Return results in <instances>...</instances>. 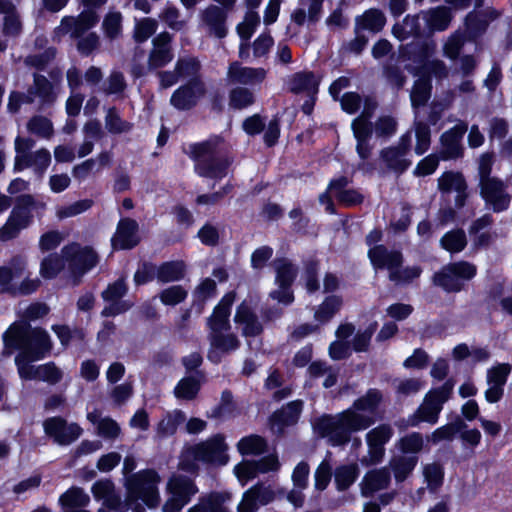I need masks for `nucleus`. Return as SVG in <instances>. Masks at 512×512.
<instances>
[{
  "instance_id": "1",
  "label": "nucleus",
  "mask_w": 512,
  "mask_h": 512,
  "mask_svg": "<svg viewBox=\"0 0 512 512\" xmlns=\"http://www.w3.org/2000/svg\"><path fill=\"white\" fill-rule=\"evenodd\" d=\"M374 422L370 416L345 409L336 415L322 414L314 420L312 427L317 436L327 438L331 446L341 447L351 441L353 433L368 429Z\"/></svg>"
},
{
  "instance_id": "2",
  "label": "nucleus",
  "mask_w": 512,
  "mask_h": 512,
  "mask_svg": "<svg viewBox=\"0 0 512 512\" xmlns=\"http://www.w3.org/2000/svg\"><path fill=\"white\" fill-rule=\"evenodd\" d=\"M5 354L18 351L36 360L45 359L53 344L48 332L42 327H32L27 322H14L2 335Z\"/></svg>"
},
{
  "instance_id": "3",
  "label": "nucleus",
  "mask_w": 512,
  "mask_h": 512,
  "mask_svg": "<svg viewBox=\"0 0 512 512\" xmlns=\"http://www.w3.org/2000/svg\"><path fill=\"white\" fill-rule=\"evenodd\" d=\"M220 136L190 145V157L195 162L194 171L202 178L219 182L224 179L232 165V159L227 155H217Z\"/></svg>"
},
{
  "instance_id": "4",
  "label": "nucleus",
  "mask_w": 512,
  "mask_h": 512,
  "mask_svg": "<svg viewBox=\"0 0 512 512\" xmlns=\"http://www.w3.org/2000/svg\"><path fill=\"white\" fill-rule=\"evenodd\" d=\"M46 210V202L37 200L32 194L16 196L10 215L0 228V240L6 242L17 238L22 230L32 225L34 217L41 220Z\"/></svg>"
},
{
  "instance_id": "5",
  "label": "nucleus",
  "mask_w": 512,
  "mask_h": 512,
  "mask_svg": "<svg viewBox=\"0 0 512 512\" xmlns=\"http://www.w3.org/2000/svg\"><path fill=\"white\" fill-rule=\"evenodd\" d=\"M161 477L153 468L141 469L125 479L128 501L141 500L148 509H156L160 505L159 484Z\"/></svg>"
},
{
  "instance_id": "6",
  "label": "nucleus",
  "mask_w": 512,
  "mask_h": 512,
  "mask_svg": "<svg viewBox=\"0 0 512 512\" xmlns=\"http://www.w3.org/2000/svg\"><path fill=\"white\" fill-rule=\"evenodd\" d=\"M477 275L475 264L459 260L443 265L432 276L434 286L446 293H459L466 289L467 283Z\"/></svg>"
},
{
  "instance_id": "7",
  "label": "nucleus",
  "mask_w": 512,
  "mask_h": 512,
  "mask_svg": "<svg viewBox=\"0 0 512 512\" xmlns=\"http://www.w3.org/2000/svg\"><path fill=\"white\" fill-rule=\"evenodd\" d=\"M228 445L225 437L221 433H217L205 441H202L192 448V455L196 461L208 465L223 466L229 461L227 454Z\"/></svg>"
},
{
  "instance_id": "8",
  "label": "nucleus",
  "mask_w": 512,
  "mask_h": 512,
  "mask_svg": "<svg viewBox=\"0 0 512 512\" xmlns=\"http://www.w3.org/2000/svg\"><path fill=\"white\" fill-rule=\"evenodd\" d=\"M128 292V286L123 278H119L102 291V299L108 303L101 311L102 317H115L129 311L134 303L130 300H124L123 297Z\"/></svg>"
},
{
  "instance_id": "9",
  "label": "nucleus",
  "mask_w": 512,
  "mask_h": 512,
  "mask_svg": "<svg viewBox=\"0 0 512 512\" xmlns=\"http://www.w3.org/2000/svg\"><path fill=\"white\" fill-rule=\"evenodd\" d=\"M206 94V86L202 78L188 79L171 95L170 104L178 111H189L197 106Z\"/></svg>"
},
{
  "instance_id": "10",
  "label": "nucleus",
  "mask_w": 512,
  "mask_h": 512,
  "mask_svg": "<svg viewBox=\"0 0 512 512\" xmlns=\"http://www.w3.org/2000/svg\"><path fill=\"white\" fill-rule=\"evenodd\" d=\"M43 429L45 434L52 438L55 443L67 446L76 441L83 430L79 424L68 423L62 416H53L44 420Z\"/></svg>"
},
{
  "instance_id": "11",
  "label": "nucleus",
  "mask_w": 512,
  "mask_h": 512,
  "mask_svg": "<svg viewBox=\"0 0 512 512\" xmlns=\"http://www.w3.org/2000/svg\"><path fill=\"white\" fill-rule=\"evenodd\" d=\"M438 190L441 193V199L450 198L451 192L455 191L454 205L458 209H462L469 198L468 185L461 172H443L438 179Z\"/></svg>"
},
{
  "instance_id": "12",
  "label": "nucleus",
  "mask_w": 512,
  "mask_h": 512,
  "mask_svg": "<svg viewBox=\"0 0 512 512\" xmlns=\"http://www.w3.org/2000/svg\"><path fill=\"white\" fill-rule=\"evenodd\" d=\"M480 196L495 213L506 211L510 206L511 196L506 191L504 182L499 178L482 180Z\"/></svg>"
},
{
  "instance_id": "13",
  "label": "nucleus",
  "mask_w": 512,
  "mask_h": 512,
  "mask_svg": "<svg viewBox=\"0 0 512 512\" xmlns=\"http://www.w3.org/2000/svg\"><path fill=\"white\" fill-rule=\"evenodd\" d=\"M139 224L130 217H122L116 227L115 233L111 237V247L114 251L132 250L141 242L138 234Z\"/></svg>"
},
{
  "instance_id": "14",
  "label": "nucleus",
  "mask_w": 512,
  "mask_h": 512,
  "mask_svg": "<svg viewBox=\"0 0 512 512\" xmlns=\"http://www.w3.org/2000/svg\"><path fill=\"white\" fill-rule=\"evenodd\" d=\"M303 410V401L300 399L290 401L276 409L268 418L271 429L283 434L285 429L298 423Z\"/></svg>"
},
{
  "instance_id": "15",
  "label": "nucleus",
  "mask_w": 512,
  "mask_h": 512,
  "mask_svg": "<svg viewBox=\"0 0 512 512\" xmlns=\"http://www.w3.org/2000/svg\"><path fill=\"white\" fill-rule=\"evenodd\" d=\"M266 75L267 71L262 67L242 66L239 61H233L228 66L226 79L229 84L245 87L261 84Z\"/></svg>"
},
{
  "instance_id": "16",
  "label": "nucleus",
  "mask_w": 512,
  "mask_h": 512,
  "mask_svg": "<svg viewBox=\"0 0 512 512\" xmlns=\"http://www.w3.org/2000/svg\"><path fill=\"white\" fill-rule=\"evenodd\" d=\"M367 256L376 271L388 270L391 273L404 263V256L400 250L388 249L384 244L369 248Z\"/></svg>"
},
{
  "instance_id": "17",
  "label": "nucleus",
  "mask_w": 512,
  "mask_h": 512,
  "mask_svg": "<svg viewBox=\"0 0 512 512\" xmlns=\"http://www.w3.org/2000/svg\"><path fill=\"white\" fill-rule=\"evenodd\" d=\"M26 268L27 260L21 254L13 255L7 265L0 266V291L16 296V286L12 284V281L22 277Z\"/></svg>"
},
{
  "instance_id": "18",
  "label": "nucleus",
  "mask_w": 512,
  "mask_h": 512,
  "mask_svg": "<svg viewBox=\"0 0 512 512\" xmlns=\"http://www.w3.org/2000/svg\"><path fill=\"white\" fill-rule=\"evenodd\" d=\"M69 269L79 270L78 274L85 275L99 262L97 252L90 246L80 247L75 245L72 252H66Z\"/></svg>"
},
{
  "instance_id": "19",
  "label": "nucleus",
  "mask_w": 512,
  "mask_h": 512,
  "mask_svg": "<svg viewBox=\"0 0 512 512\" xmlns=\"http://www.w3.org/2000/svg\"><path fill=\"white\" fill-rule=\"evenodd\" d=\"M465 133V128L454 126L440 136V143L442 146L439 154L443 161L458 159L463 156V147L461 140Z\"/></svg>"
},
{
  "instance_id": "20",
  "label": "nucleus",
  "mask_w": 512,
  "mask_h": 512,
  "mask_svg": "<svg viewBox=\"0 0 512 512\" xmlns=\"http://www.w3.org/2000/svg\"><path fill=\"white\" fill-rule=\"evenodd\" d=\"M228 13L217 5H209L201 13V20L208 28L210 34L218 39H223L228 34L227 29Z\"/></svg>"
},
{
  "instance_id": "21",
  "label": "nucleus",
  "mask_w": 512,
  "mask_h": 512,
  "mask_svg": "<svg viewBox=\"0 0 512 512\" xmlns=\"http://www.w3.org/2000/svg\"><path fill=\"white\" fill-rule=\"evenodd\" d=\"M320 78L313 71H299L291 75L288 81V89L291 93L298 95L301 93L318 94Z\"/></svg>"
},
{
  "instance_id": "22",
  "label": "nucleus",
  "mask_w": 512,
  "mask_h": 512,
  "mask_svg": "<svg viewBox=\"0 0 512 512\" xmlns=\"http://www.w3.org/2000/svg\"><path fill=\"white\" fill-rule=\"evenodd\" d=\"M390 482L391 475L387 469L370 470L364 475L360 483L361 495L366 498L372 497L375 492L387 488Z\"/></svg>"
},
{
  "instance_id": "23",
  "label": "nucleus",
  "mask_w": 512,
  "mask_h": 512,
  "mask_svg": "<svg viewBox=\"0 0 512 512\" xmlns=\"http://www.w3.org/2000/svg\"><path fill=\"white\" fill-rule=\"evenodd\" d=\"M167 491L173 497L188 504L192 497L198 493V487L190 477L180 474L174 475L169 479Z\"/></svg>"
},
{
  "instance_id": "24",
  "label": "nucleus",
  "mask_w": 512,
  "mask_h": 512,
  "mask_svg": "<svg viewBox=\"0 0 512 512\" xmlns=\"http://www.w3.org/2000/svg\"><path fill=\"white\" fill-rule=\"evenodd\" d=\"M385 24V14L380 9L370 8L355 18L354 32L367 30L376 34L383 30Z\"/></svg>"
},
{
  "instance_id": "25",
  "label": "nucleus",
  "mask_w": 512,
  "mask_h": 512,
  "mask_svg": "<svg viewBox=\"0 0 512 512\" xmlns=\"http://www.w3.org/2000/svg\"><path fill=\"white\" fill-rule=\"evenodd\" d=\"M186 272L183 260L164 261L157 268V280L161 283L178 282L184 279Z\"/></svg>"
},
{
  "instance_id": "26",
  "label": "nucleus",
  "mask_w": 512,
  "mask_h": 512,
  "mask_svg": "<svg viewBox=\"0 0 512 512\" xmlns=\"http://www.w3.org/2000/svg\"><path fill=\"white\" fill-rule=\"evenodd\" d=\"M275 268V283L283 286H293L297 276L298 267L288 258L279 257L273 261Z\"/></svg>"
},
{
  "instance_id": "27",
  "label": "nucleus",
  "mask_w": 512,
  "mask_h": 512,
  "mask_svg": "<svg viewBox=\"0 0 512 512\" xmlns=\"http://www.w3.org/2000/svg\"><path fill=\"white\" fill-rule=\"evenodd\" d=\"M343 305L339 295H329L324 298L314 313V318L321 324H326L338 313Z\"/></svg>"
},
{
  "instance_id": "28",
  "label": "nucleus",
  "mask_w": 512,
  "mask_h": 512,
  "mask_svg": "<svg viewBox=\"0 0 512 512\" xmlns=\"http://www.w3.org/2000/svg\"><path fill=\"white\" fill-rule=\"evenodd\" d=\"M465 428H467L466 423L457 416L453 422L436 428L430 435L426 436V439L433 444H438L441 441H450Z\"/></svg>"
},
{
  "instance_id": "29",
  "label": "nucleus",
  "mask_w": 512,
  "mask_h": 512,
  "mask_svg": "<svg viewBox=\"0 0 512 512\" xmlns=\"http://www.w3.org/2000/svg\"><path fill=\"white\" fill-rule=\"evenodd\" d=\"M256 102L255 94L252 90L243 86H235L229 90L228 104L232 110H244Z\"/></svg>"
},
{
  "instance_id": "30",
  "label": "nucleus",
  "mask_w": 512,
  "mask_h": 512,
  "mask_svg": "<svg viewBox=\"0 0 512 512\" xmlns=\"http://www.w3.org/2000/svg\"><path fill=\"white\" fill-rule=\"evenodd\" d=\"M380 157L388 169L397 174H403L411 165V160L403 158L404 155L394 146L383 148L380 151Z\"/></svg>"
},
{
  "instance_id": "31",
  "label": "nucleus",
  "mask_w": 512,
  "mask_h": 512,
  "mask_svg": "<svg viewBox=\"0 0 512 512\" xmlns=\"http://www.w3.org/2000/svg\"><path fill=\"white\" fill-rule=\"evenodd\" d=\"M383 400V394L379 389L369 388L363 396L354 400L349 409L355 412H370L374 413Z\"/></svg>"
},
{
  "instance_id": "32",
  "label": "nucleus",
  "mask_w": 512,
  "mask_h": 512,
  "mask_svg": "<svg viewBox=\"0 0 512 512\" xmlns=\"http://www.w3.org/2000/svg\"><path fill=\"white\" fill-rule=\"evenodd\" d=\"M489 26L484 11H470L465 17L466 33L471 40L481 37Z\"/></svg>"
},
{
  "instance_id": "33",
  "label": "nucleus",
  "mask_w": 512,
  "mask_h": 512,
  "mask_svg": "<svg viewBox=\"0 0 512 512\" xmlns=\"http://www.w3.org/2000/svg\"><path fill=\"white\" fill-rule=\"evenodd\" d=\"M440 246L450 254L462 252L467 246V237L462 228L446 232L440 239Z\"/></svg>"
},
{
  "instance_id": "34",
  "label": "nucleus",
  "mask_w": 512,
  "mask_h": 512,
  "mask_svg": "<svg viewBox=\"0 0 512 512\" xmlns=\"http://www.w3.org/2000/svg\"><path fill=\"white\" fill-rule=\"evenodd\" d=\"M201 389V378L198 376H186L179 380L174 388V395L178 399L194 400Z\"/></svg>"
},
{
  "instance_id": "35",
  "label": "nucleus",
  "mask_w": 512,
  "mask_h": 512,
  "mask_svg": "<svg viewBox=\"0 0 512 512\" xmlns=\"http://www.w3.org/2000/svg\"><path fill=\"white\" fill-rule=\"evenodd\" d=\"M418 463V456H398L390 461V467L396 482L405 481Z\"/></svg>"
},
{
  "instance_id": "36",
  "label": "nucleus",
  "mask_w": 512,
  "mask_h": 512,
  "mask_svg": "<svg viewBox=\"0 0 512 512\" xmlns=\"http://www.w3.org/2000/svg\"><path fill=\"white\" fill-rule=\"evenodd\" d=\"M423 269L420 265L400 266L388 274V278L397 286H408L419 279Z\"/></svg>"
},
{
  "instance_id": "37",
  "label": "nucleus",
  "mask_w": 512,
  "mask_h": 512,
  "mask_svg": "<svg viewBox=\"0 0 512 512\" xmlns=\"http://www.w3.org/2000/svg\"><path fill=\"white\" fill-rule=\"evenodd\" d=\"M359 469L356 464L340 465L335 469L334 482L338 491H346L357 480Z\"/></svg>"
},
{
  "instance_id": "38",
  "label": "nucleus",
  "mask_w": 512,
  "mask_h": 512,
  "mask_svg": "<svg viewBox=\"0 0 512 512\" xmlns=\"http://www.w3.org/2000/svg\"><path fill=\"white\" fill-rule=\"evenodd\" d=\"M90 501L89 496L80 487H71L59 497L63 510L85 507Z\"/></svg>"
},
{
  "instance_id": "39",
  "label": "nucleus",
  "mask_w": 512,
  "mask_h": 512,
  "mask_svg": "<svg viewBox=\"0 0 512 512\" xmlns=\"http://www.w3.org/2000/svg\"><path fill=\"white\" fill-rule=\"evenodd\" d=\"M439 416L438 411L423 402L413 414L408 416L405 427H418L422 422L435 425Z\"/></svg>"
},
{
  "instance_id": "40",
  "label": "nucleus",
  "mask_w": 512,
  "mask_h": 512,
  "mask_svg": "<svg viewBox=\"0 0 512 512\" xmlns=\"http://www.w3.org/2000/svg\"><path fill=\"white\" fill-rule=\"evenodd\" d=\"M216 290V282L209 277L204 278L193 292L194 300L192 307H194L198 313H201L206 300L213 297L216 294Z\"/></svg>"
},
{
  "instance_id": "41",
  "label": "nucleus",
  "mask_w": 512,
  "mask_h": 512,
  "mask_svg": "<svg viewBox=\"0 0 512 512\" xmlns=\"http://www.w3.org/2000/svg\"><path fill=\"white\" fill-rule=\"evenodd\" d=\"M175 69L180 79L201 78L202 65L195 56L180 57L176 61Z\"/></svg>"
},
{
  "instance_id": "42",
  "label": "nucleus",
  "mask_w": 512,
  "mask_h": 512,
  "mask_svg": "<svg viewBox=\"0 0 512 512\" xmlns=\"http://www.w3.org/2000/svg\"><path fill=\"white\" fill-rule=\"evenodd\" d=\"M432 84L430 78L420 77L413 85L410 94L411 105L414 108L422 107L427 104L431 97Z\"/></svg>"
},
{
  "instance_id": "43",
  "label": "nucleus",
  "mask_w": 512,
  "mask_h": 512,
  "mask_svg": "<svg viewBox=\"0 0 512 512\" xmlns=\"http://www.w3.org/2000/svg\"><path fill=\"white\" fill-rule=\"evenodd\" d=\"M266 440L256 434L245 436L237 443V449L243 456L260 455L266 451Z\"/></svg>"
},
{
  "instance_id": "44",
  "label": "nucleus",
  "mask_w": 512,
  "mask_h": 512,
  "mask_svg": "<svg viewBox=\"0 0 512 512\" xmlns=\"http://www.w3.org/2000/svg\"><path fill=\"white\" fill-rule=\"evenodd\" d=\"M186 420L185 413L182 410H174L173 413H167L157 424V433L161 437L172 436L176 433L179 425Z\"/></svg>"
},
{
  "instance_id": "45",
  "label": "nucleus",
  "mask_w": 512,
  "mask_h": 512,
  "mask_svg": "<svg viewBox=\"0 0 512 512\" xmlns=\"http://www.w3.org/2000/svg\"><path fill=\"white\" fill-rule=\"evenodd\" d=\"M105 128L110 134L128 133L133 128V123L124 120L119 115L115 106L109 107L105 116Z\"/></svg>"
},
{
  "instance_id": "46",
  "label": "nucleus",
  "mask_w": 512,
  "mask_h": 512,
  "mask_svg": "<svg viewBox=\"0 0 512 512\" xmlns=\"http://www.w3.org/2000/svg\"><path fill=\"white\" fill-rule=\"evenodd\" d=\"M452 20L450 8L439 6L432 9L426 19L428 27L433 31H444Z\"/></svg>"
},
{
  "instance_id": "47",
  "label": "nucleus",
  "mask_w": 512,
  "mask_h": 512,
  "mask_svg": "<svg viewBox=\"0 0 512 512\" xmlns=\"http://www.w3.org/2000/svg\"><path fill=\"white\" fill-rule=\"evenodd\" d=\"M319 270L320 261L318 259L311 258L304 262L303 277L306 291L309 294H314L320 289Z\"/></svg>"
},
{
  "instance_id": "48",
  "label": "nucleus",
  "mask_w": 512,
  "mask_h": 512,
  "mask_svg": "<svg viewBox=\"0 0 512 512\" xmlns=\"http://www.w3.org/2000/svg\"><path fill=\"white\" fill-rule=\"evenodd\" d=\"M398 449L405 455L417 456L423 450L424 440L420 432H411L398 440Z\"/></svg>"
},
{
  "instance_id": "49",
  "label": "nucleus",
  "mask_w": 512,
  "mask_h": 512,
  "mask_svg": "<svg viewBox=\"0 0 512 512\" xmlns=\"http://www.w3.org/2000/svg\"><path fill=\"white\" fill-rule=\"evenodd\" d=\"M64 269V260L57 253L44 257L40 264V275L47 280L54 279Z\"/></svg>"
},
{
  "instance_id": "50",
  "label": "nucleus",
  "mask_w": 512,
  "mask_h": 512,
  "mask_svg": "<svg viewBox=\"0 0 512 512\" xmlns=\"http://www.w3.org/2000/svg\"><path fill=\"white\" fill-rule=\"evenodd\" d=\"M209 512H232L226 503L232 499V494L228 491H211L203 495Z\"/></svg>"
},
{
  "instance_id": "51",
  "label": "nucleus",
  "mask_w": 512,
  "mask_h": 512,
  "mask_svg": "<svg viewBox=\"0 0 512 512\" xmlns=\"http://www.w3.org/2000/svg\"><path fill=\"white\" fill-rule=\"evenodd\" d=\"M236 410V403L233 399V393L229 389H225L221 393L220 402L211 410L210 417L221 419L225 416L232 415Z\"/></svg>"
},
{
  "instance_id": "52",
  "label": "nucleus",
  "mask_w": 512,
  "mask_h": 512,
  "mask_svg": "<svg viewBox=\"0 0 512 512\" xmlns=\"http://www.w3.org/2000/svg\"><path fill=\"white\" fill-rule=\"evenodd\" d=\"M260 24V16L256 11H247L244 16L243 22L239 23L236 27L240 39L248 42Z\"/></svg>"
},
{
  "instance_id": "53",
  "label": "nucleus",
  "mask_w": 512,
  "mask_h": 512,
  "mask_svg": "<svg viewBox=\"0 0 512 512\" xmlns=\"http://www.w3.org/2000/svg\"><path fill=\"white\" fill-rule=\"evenodd\" d=\"M34 93L40 98L41 104L51 105L55 101L52 83L41 74L34 75Z\"/></svg>"
},
{
  "instance_id": "54",
  "label": "nucleus",
  "mask_w": 512,
  "mask_h": 512,
  "mask_svg": "<svg viewBox=\"0 0 512 512\" xmlns=\"http://www.w3.org/2000/svg\"><path fill=\"white\" fill-rule=\"evenodd\" d=\"M246 492L259 507L268 505L269 503L273 502L276 497V494L271 486H266L262 482H257L249 489H247Z\"/></svg>"
},
{
  "instance_id": "55",
  "label": "nucleus",
  "mask_w": 512,
  "mask_h": 512,
  "mask_svg": "<svg viewBox=\"0 0 512 512\" xmlns=\"http://www.w3.org/2000/svg\"><path fill=\"white\" fill-rule=\"evenodd\" d=\"M397 126L396 119L390 115L378 117L375 124H373L376 138L382 140L390 139L396 133Z\"/></svg>"
},
{
  "instance_id": "56",
  "label": "nucleus",
  "mask_w": 512,
  "mask_h": 512,
  "mask_svg": "<svg viewBox=\"0 0 512 512\" xmlns=\"http://www.w3.org/2000/svg\"><path fill=\"white\" fill-rule=\"evenodd\" d=\"M27 128L31 133L46 139L50 138L54 132L52 121L41 115L31 117Z\"/></svg>"
},
{
  "instance_id": "57",
  "label": "nucleus",
  "mask_w": 512,
  "mask_h": 512,
  "mask_svg": "<svg viewBox=\"0 0 512 512\" xmlns=\"http://www.w3.org/2000/svg\"><path fill=\"white\" fill-rule=\"evenodd\" d=\"M416 145L414 151L417 155L425 154L431 144V130L426 122L419 121L415 125Z\"/></svg>"
},
{
  "instance_id": "58",
  "label": "nucleus",
  "mask_w": 512,
  "mask_h": 512,
  "mask_svg": "<svg viewBox=\"0 0 512 512\" xmlns=\"http://www.w3.org/2000/svg\"><path fill=\"white\" fill-rule=\"evenodd\" d=\"M188 292L181 285H172L159 293V299L165 306H176L187 298Z\"/></svg>"
},
{
  "instance_id": "59",
  "label": "nucleus",
  "mask_w": 512,
  "mask_h": 512,
  "mask_svg": "<svg viewBox=\"0 0 512 512\" xmlns=\"http://www.w3.org/2000/svg\"><path fill=\"white\" fill-rule=\"evenodd\" d=\"M36 359L26 356L25 354H18L15 356L14 362L17 367L19 377L22 380H36L37 379V366L32 365Z\"/></svg>"
},
{
  "instance_id": "60",
  "label": "nucleus",
  "mask_w": 512,
  "mask_h": 512,
  "mask_svg": "<svg viewBox=\"0 0 512 512\" xmlns=\"http://www.w3.org/2000/svg\"><path fill=\"white\" fill-rule=\"evenodd\" d=\"M158 23L153 18H143L138 21L134 28L133 38L136 43L142 44L155 34Z\"/></svg>"
},
{
  "instance_id": "61",
  "label": "nucleus",
  "mask_w": 512,
  "mask_h": 512,
  "mask_svg": "<svg viewBox=\"0 0 512 512\" xmlns=\"http://www.w3.org/2000/svg\"><path fill=\"white\" fill-rule=\"evenodd\" d=\"M512 366L509 363H498L487 370V383L504 387L511 373Z\"/></svg>"
},
{
  "instance_id": "62",
  "label": "nucleus",
  "mask_w": 512,
  "mask_h": 512,
  "mask_svg": "<svg viewBox=\"0 0 512 512\" xmlns=\"http://www.w3.org/2000/svg\"><path fill=\"white\" fill-rule=\"evenodd\" d=\"M211 345L223 353H228L237 350L241 343L238 337L233 333L222 334L221 332H217L213 334Z\"/></svg>"
},
{
  "instance_id": "63",
  "label": "nucleus",
  "mask_w": 512,
  "mask_h": 512,
  "mask_svg": "<svg viewBox=\"0 0 512 512\" xmlns=\"http://www.w3.org/2000/svg\"><path fill=\"white\" fill-rule=\"evenodd\" d=\"M231 312L227 311L217 305L214 307L211 316L208 318V326L213 333L222 332L223 330L230 329V317Z\"/></svg>"
},
{
  "instance_id": "64",
  "label": "nucleus",
  "mask_w": 512,
  "mask_h": 512,
  "mask_svg": "<svg viewBox=\"0 0 512 512\" xmlns=\"http://www.w3.org/2000/svg\"><path fill=\"white\" fill-rule=\"evenodd\" d=\"M37 379L55 385L62 380L63 373L52 361L37 366Z\"/></svg>"
}]
</instances>
